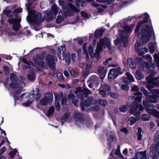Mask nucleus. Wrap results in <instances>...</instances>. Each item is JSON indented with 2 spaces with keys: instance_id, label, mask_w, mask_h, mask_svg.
<instances>
[{
  "instance_id": "obj_1",
  "label": "nucleus",
  "mask_w": 159,
  "mask_h": 159,
  "mask_svg": "<svg viewBox=\"0 0 159 159\" xmlns=\"http://www.w3.org/2000/svg\"><path fill=\"white\" fill-rule=\"evenodd\" d=\"M152 31V27L148 25H145L142 27L140 33V41L138 40L135 44V50L138 52L139 55H142L148 52V49L147 48H142V45L145 44L150 40Z\"/></svg>"
},
{
  "instance_id": "obj_2",
  "label": "nucleus",
  "mask_w": 159,
  "mask_h": 159,
  "mask_svg": "<svg viewBox=\"0 0 159 159\" xmlns=\"http://www.w3.org/2000/svg\"><path fill=\"white\" fill-rule=\"evenodd\" d=\"M139 62L141 63L142 65L141 68L144 70H146L150 74V75L146 78L148 84L146 85L147 88L151 90L152 88L155 87V86H159V77L153 78V76L156 74L153 70H150L149 64L146 62L143 61L142 59L140 58H138Z\"/></svg>"
},
{
  "instance_id": "obj_3",
  "label": "nucleus",
  "mask_w": 159,
  "mask_h": 159,
  "mask_svg": "<svg viewBox=\"0 0 159 159\" xmlns=\"http://www.w3.org/2000/svg\"><path fill=\"white\" fill-rule=\"evenodd\" d=\"M30 3H28L25 4L26 8L28 11V16L27 17V20L30 22H33L37 25H39L44 21L46 16L41 18L42 15L39 13H36L34 11L31 10V8L33 7Z\"/></svg>"
},
{
  "instance_id": "obj_4",
  "label": "nucleus",
  "mask_w": 159,
  "mask_h": 159,
  "mask_svg": "<svg viewBox=\"0 0 159 159\" xmlns=\"http://www.w3.org/2000/svg\"><path fill=\"white\" fill-rule=\"evenodd\" d=\"M135 25L132 24L130 27L128 26H125L123 27V30L121 31L120 30L118 31L119 37L114 41L115 44L118 46L119 48L120 46L122 44H124L125 45L128 41L127 33H129L131 31L134 27Z\"/></svg>"
},
{
  "instance_id": "obj_5",
  "label": "nucleus",
  "mask_w": 159,
  "mask_h": 159,
  "mask_svg": "<svg viewBox=\"0 0 159 159\" xmlns=\"http://www.w3.org/2000/svg\"><path fill=\"white\" fill-rule=\"evenodd\" d=\"M59 5L61 6L62 8L63 12L61 11V14L64 16H71L74 15V11L77 12H79V10L77 9L74 6L70 3H68L66 5L65 2L62 0L58 1Z\"/></svg>"
},
{
  "instance_id": "obj_6",
  "label": "nucleus",
  "mask_w": 159,
  "mask_h": 159,
  "mask_svg": "<svg viewBox=\"0 0 159 159\" xmlns=\"http://www.w3.org/2000/svg\"><path fill=\"white\" fill-rule=\"evenodd\" d=\"M106 46L109 49L111 48L110 41L109 39L107 37L100 39L96 49L97 54L99 55L100 52L105 49Z\"/></svg>"
},
{
  "instance_id": "obj_7",
  "label": "nucleus",
  "mask_w": 159,
  "mask_h": 159,
  "mask_svg": "<svg viewBox=\"0 0 159 159\" xmlns=\"http://www.w3.org/2000/svg\"><path fill=\"white\" fill-rule=\"evenodd\" d=\"M10 79L11 83L9 84V86L13 88H24L25 84L23 81L18 80L17 78L16 75L13 73L10 75Z\"/></svg>"
},
{
  "instance_id": "obj_8",
  "label": "nucleus",
  "mask_w": 159,
  "mask_h": 159,
  "mask_svg": "<svg viewBox=\"0 0 159 159\" xmlns=\"http://www.w3.org/2000/svg\"><path fill=\"white\" fill-rule=\"evenodd\" d=\"M16 5L15 4L10 7H7L4 10L3 13L6 15L8 17L11 18L12 17L13 13H19L22 12V8L20 7L16 8Z\"/></svg>"
},
{
  "instance_id": "obj_9",
  "label": "nucleus",
  "mask_w": 159,
  "mask_h": 159,
  "mask_svg": "<svg viewBox=\"0 0 159 159\" xmlns=\"http://www.w3.org/2000/svg\"><path fill=\"white\" fill-rule=\"evenodd\" d=\"M143 105L145 108L146 111L149 114L153 115L156 117L159 118V112L157 111L150 108H154L155 106L152 104H149L146 100L143 101Z\"/></svg>"
},
{
  "instance_id": "obj_10",
  "label": "nucleus",
  "mask_w": 159,
  "mask_h": 159,
  "mask_svg": "<svg viewBox=\"0 0 159 159\" xmlns=\"http://www.w3.org/2000/svg\"><path fill=\"white\" fill-rule=\"evenodd\" d=\"M63 93L60 92L59 94L56 93H54L55 98V106L56 107V110L59 111L60 110V104L59 103V101L61 99V104H63L66 102V99L65 96H63Z\"/></svg>"
},
{
  "instance_id": "obj_11",
  "label": "nucleus",
  "mask_w": 159,
  "mask_h": 159,
  "mask_svg": "<svg viewBox=\"0 0 159 159\" xmlns=\"http://www.w3.org/2000/svg\"><path fill=\"white\" fill-rule=\"evenodd\" d=\"M22 61L25 64L24 65V66L26 68H31V70L29 71L27 75L28 79L30 81L34 80L36 76L33 70V68H32L33 66V64L30 61L28 62L26 59L23 58Z\"/></svg>"
},
{
  "instance_id": "obj_12",
  "label": "nucleus",
  "mask_w": 159,
  "mask_h": 159,
  "mask_svg": "<svg viewBox=\"0 0 159 159\" xmlns=\"http://www.w3.org/2000/svg\"><path fill=\"white\" fill-rule=\"evenodd\" d=\"M51 8V11L44 12V13L46 15L47 20L48 21H49L52 19L55 18L58 12V8L56 4H53Z\"/></svg>"
},
{
  "instance_id": "obj_13",
  "label": "nucleus",
  "mask_w": 159,
  "mask_h": 159,
  "mask_svg": "<svg viewBox=\"0 0 159 159\" xmlns=\"http://www.w3.org/2000/svg\"><path fill=\"white\" fill-rule=\"evenodd\" d=\"M78 97L82 100H83L84 98H86L89 94H91V92L86 87L84 86L83 89L81 88H78L75 92Z\"/></svg>"
},
{
  "instance_id": "obj_14",
  "label": "nucleus",
  "mask_w": 159,
  "mask_h": 159,
  "mask_svg": "<svg viewBox=\"0 0 159 159\" xmlns=\"http://www.w3.org/2000/svg\"><path fill=\"white\" fill-rule=\"evenodd\" d=\"M53 98L52 93H47L45 94L44 97L40 100V104L43 106H45L48 104H51Z\"/></svg>"
},
{
  "instance_id": "obj_15",
  "label": "nucleus",
  "mask_w": 159,
  "mask_h": 159,
  "mask_svg": "<svg viewBox=\"0 0 159 159\" xmlns=\"http://www.w3.org/2000/svg\"><path fill=\"white\" fill-rule=\"evenodd\" d=\"M123 70L120 68L117 69H112L110 70L108 78L109 79H114L116 78L118 75L122 73Z\"/></svg>"
},
{
  "instance_id": "obj_16",
  "label": "nucleus",
  "mask_w": 159,
  "mask_h": 159,
  "mask_svg": "<svg viewBox=\"0 0 159 159\" xmlns=\"http://www.w3.org/2000/svg\"><path fill=\"white\" fill-rule=\"evenodd\" d=\"M143 17H144L143 21H140L139 22L135 30V32L136 34L138 36L139 35V28L143 24L147 22L148 20L149 17V15L145 13L144 14L140 15L138 17V18L139 17V18H141Z\"/></svg>"
},
{
  "instance_id": "obj_17",
  "label": "nucleus",
  "mask_w": 159,
  "mask_h": 159,
  "mask_svg": "<svg viewBox=\"0 0 159 159\" xmlns=\"http://www.w3.org/2000/svg\"><path fill=\"white\" fill-rule=\"evenodd\" d=\"M133 106L132 107L130 110L131 113L133 114L134 113V115L135 116L138 115L140 114V112L139 111H137L134 112L138 109L139 107L140 111H143L144 110L142 104H140L139 105L136 102L133 103Z\"/></svg>"
},
{
  "instance_id": "obj_18",
  "label": "nucleus",
  "mask_w": 159,
  "mask_h": 159,
  "mask_svg": "<svg viewBox=\"0 0 159 159\" xmlns=\"http://www.w3.org/2000/svg\"><path fill=\"white\" fill-rule=\"evenodd\" d=\"M87 46V44L86 43H84L83 45V49L84 50V53L86 54L87 58L89 56V54L91 57H93L94 55V53L93 48L91 45H90L88 48V50L87 51L86 49Z\"/></svg>"
},
{
  "instance_id": "obj_19",
  "label": "nucleus",
  "mask_w": 159,
  "mask_h": 159,
  "mask_svg": "<svg viewBox=\"0 0 159 159\" xmlns=\"http://www.w3.org/2000/svg\"><path fill=\"white\" fill-rule=\"evenodd\" d=\"M55 56H52L50 55H48L46 57V62L51 69H53L54 67L55 60H56L55 59Z\"/></svg>"
},
{
  "instance_id": "obj_20",
  "label": "nucleus",
  "mask_w": 159,
  "mask_h": 159,
  "mask_svg": "<svg viewBox=\"0 0 159 159\" xmlns=\"http://www.w3.org/2000/svg\"><path fill=\"white\" fill-rule=\"evenodd\" d=\"M55 56H52L50 55H48L46 57V62L51 69H53L54 67L55 60H56L55 59Z\"/></svg>"
},
{
  "instance_id": "obj_21",
  "label": "nucleus",
  "mask_w": 159,
  "mask_h": 159,
  "mask_svg": "<svg viewBox=\"0 0 159 159\" xmlns=\"http://www.w3.org/2000/svg\"><path fill=\"white\" fill-rule=\"evenodd\" d=\"M74 118L76 120V124L78 125L79 123L82 124L85 121L83 119V114L78 111L75 112Z\"/></svg>"
},
{
  "instance_id": "obj_22",
  "label": "nucleus",
  "mask_w": 159,
  "mask_h": 159,
  "mask_svg": "<svg viewBox=\"0 0 159 159\" xmlns=\"http://www.w3.org/2000/svg\"><path fill=\"white\" fill-rule=\"evenodd\" d=\"M41 96V94L39 93V89L35 88L33 89L32 92L29 94L28 98L30 99H32L33 98L36 99L39 98Z\"/></svg>"
},
{
  "instance_id": "obj_23",
  "label": "nucleus",
  "mask_w": 159,
  "mask_h": 159,
  "mask_svg": "<svg viewBox=\"0 0 159 159\" xmlns=\"http://www.w3.org/2000/svg\"><path fill=\"white\" fill-rule=\"evenodd\" d=\"M21 20L20 17H18L16 19H13L10 20V22L14 23L12 26V29L15 31H17L20 27V24L17 22H20Z\"/></svg>"
},
{
  "instance_id": "obj_24",
  "label": "nucleus",
  "mask_w": 159,
  "mask_h": 159,
  "mask_svg": "<svg viewBox=\"0 0 159 159\" xmlns=\"http://www.w3.org/2000/svg\"><path fill=\"white\" fill-rule=\"evenodd\" d=\"M89 83V86L90 88L92 87V84L98 85L99 83V78L96 75H92L89 78L88 81Z\"/></svg>"
},
{
  "instance_id": "obj_25",
  "label": "nucleus",
  "mask_w": 159,
  "mask_h": 159,
  "mask_svg": "<svg viewBox=\"0 0 159 159\" xmlns=\"http://www.w3.org/2000/svg\"><path fill=\"white\" fill-rule=\"evenodd\" d=\"M66 53V48L65 45L60 47L58 48L57 55L60 59H64Z\"/></svg>"
},
{
  "instance_id": "obj_26",
  "label": "nucleus",
  "mask_w": 159,
  "mask_h": 159,
  "mask_svg": "<svg viewBox=\"0 0 159 159\" xmlns=\"http://www.w3.org/2000/svg\"><path fill=\"white\" fill-rule=\"evenodd\" d=\"M126 78L125 77H123V81L126 84H129L134 81V79L133 76L129 72L126 73Z\"/></svg>"
},
{
  "instance_id": "obj_27",
  "label": "nucleus",
  "mask_w": 159,
  "mask_h": 159,
  "mask_svg": "<svg viewBox=\"0 0 159 159\" xmlns=\"http://www.w3.org/2000/svg\"><path fill=\"white\" fill-rule=\"evenodd\" d=\"M35 64L42 67H44L45 63L43 62L42 60V57H39L37 56V57L33 60Z\"/></svg>"
},
{
  "instance_id": "obj_28",
  "label": "nucleus",
  "mask_w": 159,
  "mask_h": 159,
  "mask_svg": "<svg viewBox=\"0 0 159 159\" xmlns=\"http://www.w3.org/2000/svg\"><path fill=\"white\" fill-rule=\"evenodd\" d=\"M21 91V90L20 89L15 91L14 96L15 100L21 101L23 100V97L26 95V93H23L21 95H20Z\"/></svg>"
},
{
  "instance_id": "obj_29",
  "label": "nucleus",
  "mask_w": 159,
  "mask_h": 159,
  "mask_svg": "<svg viewBox=\"0 0 159 159\" xmlns=\"http://www.w3.org/2000/svg\"><path fill=\"white\" fill-rule=\"evenodd\" d=\"M98 72L100 73V76L102 80L105 77L107 70L104 69V66L99 67L98 69Z\"/></svg>"
},
{
  "instance_id": "obj_30",
  "label": "nucleus",
  "mask_w": 159,
  "mask_h": 159,
  "mask_svg": "<svg viewBox=\"0 0 159 159\" xmlns=\"http://www.w3.org/2000/svg\"><path fill=\"white\" fill-rule=\"evenodd\" d=\"M75 95L73 93H70L68 95V98L69 99H72V101L73 103L76 106H78V102L79 101L78 99H76L75 97Z\"/></svg>"
},
{
  "instance_id": "obj_31",
  "label": "nucleus",
  "mask_w": 159,
  "mask_h": 159,
  "mask_svg": "<svg viewBox=\"0 0 159 159\" xmlns=\"http://www.w3.org/2000/svg\"><path fill=\"white\" fill-rule=\"evenodd\" d=\"M135 100L139 102H141L142 99V93L140 92H137L134 93V96L133 97Z\"/></svg>"
},
{
  "instance_id": "obj_32",
  "label": "nucleus",
  "mask_w": 159,
  "mask_h": 159,
  "mask_svg": "<svg viewBox=\"0 0 159 159\" xmlns=\"http://www.w3.org/2000/svg\"><path fill=\"white\" fill-rule=\"evenodd\" d=\"M147 101L149 102L156 103L157 102V98L153 95H148L146 97Z\"/></svg>"
},
{
  "instance_id": "obj_33",
  "label": "nucleus",
  "mask_w": 159,
  "mask_h": 159,
  "mask_svg": "<svg viewBox=\"0 0 159 159\" xmlns=\"http://www.w3.org/2000/svg\"><path fill=\"white\" fill-rule=\"evenodd\" d=\"M104 31L103 28H100L95 31L94 34L95 37L96 38H100L102 36Z\"/></svg>"
},
{
  "instance_id": "obj_34",
  "label": "nucleus",
  "mask_w": 159,
  "mask_h": 159,
  "mask_svg": "<svg viewBox=\"0 0 159 159\" xmlns=\"http://www.w3.org/2000/svg\"><path fill=\"white\" fill-rule=\"evenodd\" d=\"M136 156L137 159H146L145 151L137 152Z\"/></svg>"
},
{
  "instance_id": "obj_35",
  "label": "nucleus",
  "mask_w": 159,
  "mask_h": 159,
  "mask_svg": "<svg viewBox=\"0 0 159 159\" xmlns=\"http://www.w3.org/2000/svg\"><path fill=\"white\" fill-rule=\"evenodd\" d=\"M93 5L96 7H98V12L99 13H101L103 11V10L102 8H105L107 7V6L106 5H99L96 3L93 4Z\"/></svg>"
},
{
  "instance_id": "obj_36",
  "label": "nucleus",
  "mask_w": 159,
  "mask_h": 159,
  "mask_svg": "<svg viewBox=\"0 0 159 159\" xmlns=\"http://www.w3.org/2000/svg\"><path fill=\"white\" fill-rule=\"evenodd\" d=\"M70 115V113L69 112H67L64 114L61 119L62 125H63L64 122L66 121Z\"/></svg>"
},
{
  "instance_id": "obj_37",
  "label": "nucleus",
  "mask_w": 159,
  "mask_h": 159,
  "mask_svg": "<svg viewBox=\"0 0 159 159\" xmlns=\"http://www.w3.org/2000/svg\"><path fill=\"white\" fill-rule=\"evenodd\" d=\"M53 75L54 77H57L58 80L60 81L64 80L62 74L57 72H54L53 74Z\"/></svg>"
},
{
  "instance_id": "obj_38",
  "label": "nucleus",
  "mask_w": 159,
  "mask_h": 159,
  "mask_svg": "<svg viewBox=\"0 0 159 159\" xmlns=\"http://www.w3.org/2000/svg\"><path fill=\"white\" fill-rule=\"evenodd\" d=\"M128 63L129 67L132 69H135L136 67V64L131 58H129L128 60Z\"/></svg>"
},
{
  "instance_id": "obj_39",
  "label": "nucleus",
  "mask_w": 159,
  "mask_h": 159,
  "mask_svg": "<svg viewBox=\"0 0 159 159\" xmlns=\"http://www.w3.org/2000/svg\"><path fill=\"white\" fill-rule=\"evenodd\" d=\"M140 117H136V118H134L133 117H130L128 120L129 123L130 124V125H133L136 121L137 120L139 119Z\"/></svg>"
},
{
  "instance_id": "obj_40",
  "label": "nucleus",
  "mask_w": 159,
  "mask_h": 159,
  "mask_svg": "<svg viewBox=\"0 0 159 159\" xmlns=\"http://www.w3.org/2000/svg\"><path fill=\"white\" fill-rule=\"evenodd\" d=\"M135 76L137 79L140 80L144 78L143 75L141 73L139 70H136Z\"/></svg>"
},
{
  "instance_id": "obj_41",
  "label": "nucleus",
  "mask_w": 159,
  "mask_h": 159,
  "mask_svg": "<svg viewBox=\"0 0 159 159\" xmlns=\"http://www.w3.org/2000/svg\"><path fill=\"white\" fill-rule=\"evenodd\" d=\"M101 88L102 90H104L105 92H108L110 90V87L106 84H102L101 86Z\"/></svg>"
},
{
  "instance_id": "obj_42",
  "label": "nucleus",
  "mask_w": 159,
  "mask_h": 159,
  "mask_svg": "<svg viewBox=\"0 0 159 159\" xmlns=\"http://www.w3.org/2000/svg\"><path fill=\"white\" fill-rule=\"evenodd\" d=\"M54 111V108L53 106H51L48 110V111L46 115L48 117L50 116L53 113Z\"/></svg>"
},
{
  "instance_id": "obj_43",
  "label": "nucleus",
  "mask_w": 159,
  "mask_h": 159,
  "mask_svg": "<svg viewBox=\"0 0 159 159\" xmlns=\"http://www.w3.org/2000/svg\"><path fill=\"white\" fill-rule=\"evenodd\" d=\"M142 119L144 121H148L150 119V116L148 115L143 114L142 115Z\"/></svg>"
},
{
  "instance_id": "obj_44",
  "label": "nucleus",
  "mask_w": 159,
  "mask_h": 159,
  "mask_svg": "<svg viewBox=\"0 0 159 159\" xmlns=\"http://www.w3.org/2000/svg\"><path fill=\"white\" fill-rule=\"evenodd\" d=\"M148 48L150 51V52L152 53L155 51V48L154 44L152 42H150L148 44Z\"/></svg>"
},
{
  "instance_id": "obj_45",
  "label": "nucleus",
  "mask_w": 159,
  "mask_h": 159,
  "mask_svg": "<svg viewBox=\"0 0 159 159\" xmlns=\"http://www.w3.org/2000/svg\"><path fill=\"white\" fill-rule=\"evenodd\" d=\"M153 95L157 98H159V89H154L152 91Z\"/></svg>"
},
{
  "instance_id": "obj_46",
  "label": "nucleus",
  "mask_w": 159,
  "mask_h": 159,
  "mask_svg": "<svg viewBox=\"0 0 159 159\" xmlns=\"http://www.w3.org/2000/svg\"><path fill=\"white\" fill-rule=\"evenodd\" d=\"M34 100V99H32L30 100H28L26 102H23L22 103V105L25 107L29 106L32 103Z\"/></svg>"
},
{
  "instance_id": "obj_47",
  "label": "nucleus",
  "mask_w": 159,
  "mask_h": 159,
  "mask_svg": "<svg viewBox=\"0 0 159 159\" xmlns=\"http://www.w3.org/2000/svg\"><path fill=\"white\" fill-rule=\"evenodd\" d=\"M142 130L140 128H139L138 129V132L137 134L138 139L140 140L141 139L142 135L141 134V132Z\"/></svg>"
},
{
  "instance_id": "obj_48",
  "label": "nucleus",
  "mask_w": 159,
  "mask_h": 159,
  "mask_svg": "<svg viewBox=\"0 0 159 159\" xmlns=\"http://www.w3.org/2000/svg\"><path fill=\"white\" fill-rule=\"evenodd\" d=\"M96 1L99 2H107L108 4H109L113 2V0H96Z\"/></svg>"
},
{
  "instance_id": "obj_49",
  "label": "nucleus",
  "mask_w": 159,
  "mask_h": 159,
  "mask_svg": "<svg viewBox=\"0 0 159 159\" xmlns=\"http://www.w3.org/2000/svg\"><path fill=\"white\" fill-rule=\"evenodd\" d=\"M154 59L156 64H159V54H154Z\"/></svg>"
},
{
  "instance_id": "obj_50",
  "label": "nucleus",
  "mask_w": 159,
  "mask_h": 159,
  "mask_svg": "<svg viewBox=\"0 0 159 159\" xmlns=\"http://www.w3.org/2000/svg\"><path fill=\"white\" fill-rule=\"evenodd\" d=\"M98 103L103 106H106L107 103V101L103 99H100L98 101Z\"/></svg>"
},
{
  "instance_id": "obj_51",
  "label": "nucleus",
  "mask_w": 159,
  "mask_h": 159,
  "mask_svg": "<svg viewBox=\"0 0 159 159\" xmlns=\"http://www.w3.org/2000/svg\"><path fill=\"white\" fill-rule=\"evenodd\" d=\"M63 20V18L61 16H58L56 20V22L57 23L59 24L62 22Z\"/></svg>"
},
{
  "instance_id": "obj_52",
  "label": "nucleus",
  "mask_w": 159,
  "mask_h": 159,
  "mask_svg": "<svg viewBox=\"0 0 159 159\" xmlns=\"http://www.w3.org/2000/svg\"><path fill=\"white\" fill-rule=\"evenodd\" d=\"M127 109V107L125 105L121 106L120 108V111L123 112H125Z\"/></svg>"
},
{
  "instance_id": "obj_53",
  "label": "nucleus",
  "mask_w": 159,
  "mask_h": 159,
  "mask_svg": "<svg viewBox=\"0 0 159 159\" xmlns=\"http://www.w3.org/2000/svg\"><path fill=\"white\" fill-rule=\"evenodd\" d=\"M70 73L73 77H76L78 75V72L74 70H70Z\"/></svg>"
},
{
  "instance_id": "obj_54",
  "label": "nucleus",
  "mask_w": 159,
  "mask_h": 159,
  "mask_svg": "<svg viewBox=\"0 0 159 159\" xmlns=\"http://www.w3.org/2000/svg\"><path fill=\"white\" fill-rule=\"evenodd\" d=\"M143 58L146 59L147 60H148V61L150 62H151L152 61V57L148 55H147L145 56Z\"/></svg>"
},
{
  "instance_id": "obj_55",
  "label": "nucleus",
  "mask_w": 159,
  "mask_h": 159,
  "mask_svg": "<svg viewBox=\"0 0 159 159\" xmlns=\"http://www.w3.org/2000/svg\"><path fill=\"white\" fill-rule=\"evenodd\" d=\"M76 5L80 7V6H83L82 0H75Z\"/></svg>"
},
{
  "instance_id": "obj_56",
  "label": "nucleus",
  "mask_w": 159,
  "mask_h": 159,
  "mask_svg": "<svg viewBox=\"0 0 159 159\" xmlns=\"http://www.w3.org/2000/svg\"><path fill=\"white\" fill-rule=\"evenodd\" d=\"M159 137V130L157 131L155 134L153 139L155 141H157Z\"/></svg>"
},
{
  "instance_id": "obj_57",
  "label": "nucleus",
  "mask_w": 159,
  "mask_h": 159,
  "mask_svg": "<svg viewBox=\"0 0 159 159\" xmlns=\"http://www.w3.org/2000/svg\"><path fill=\"white\" fill-rule=\"evenodd\" d=\"M115 153L116 155L119 156L121 158H123V156L121 155L120 151L119 148V146L117 150L116 151Z\"/></svg>"
},
{
  "instance_id": "obj_58",
  "label": "nucleus",
  "mask_w": 159,
  "mask_h": 159,
  "mask_svg": "<svg viewBox=\"0 0 159 159\" xmlns=\"http://www.w3.org/2000/svg\"><path fill=\"white\" fill-rule=\"evenodd\" d=\"M92 104L91 102L89 100H85V105L87 107H89L91 106Z\"/></svg>"
},
{
  "instance_id": "obj_59",
  "label": "nucleus",
  "mask_w": 159,
  "mask_h": 159,
  "mask_svg": "<svg viewBox=\"0 0 159 159\" xmlns=\"http://www.w3.org/2000/svg\"><path fill=\"white\" fill-rule=\"evenodd\" d=\"M108 95L110 96L112 98H116L118 96V95L116 93H108Z\"/></svg>"
},
{
  "instance_id": "obj_60",
  "label": "nucleus",
  "mask_w": 159,
  "mask_h": 159,
  "mask_svg": "<svg viewBox=\"0 0 159 159\" xmlns=\"http://www.w3.org/2000/svg\"><path fill=\"white\" fill-rule=\"evenodd\" d=\"M139 90V88L137 85H135L132 87L131 90L134 91H137Z\"/></svg>"
},
{
  "instance_id": "obj_61",
  "label": "nucleus",
  "mask_w": 159,
  "mask_h": 159,
  "mask_svg": "<svg viewBox=\"0 0 159 159\" xmlns=\"http://www.w3.org/2000/svg\"><path fill=\"white\" fill-rule=\"evenodd\" d=\"M121 89L124 90H128L129 89V87L125 84H122L121 86Z\"/></svg>"
},
{
  "instance_id": "obj_62",
  "label": "nucleus",
  "mask_w": 159,
  "mask_h": 159,
  "mask_svg": "<svg viewBox=\"0 0 159 159\" xmlns=\"http://www.w3.org/2000/svg\"><path fill=\"white\" fill-rule=\"evenodd\" d=\"M134 18L133 17H130L129 16L127 19H126L124 20H123V21L122 22V23L124 22V24H125L126 22L128 21H131L132 19H133Z\"/></svg>"
},
{
  "instance_id": "obj_63",
  "label": "nucleus",
  "mask_w": 159,
  "mask_h": 159,
  "mask_svg": "<svg viewBox=\"0 0 159 159\" xmlns=\"http://www.w3.org/2000/svg\"><path fill=\"white\" fill-rule=\"evenodd\" d=\"M4 71L6 74H7L9 73V68L7 66H4L3 67Z\"/></svg>"
},
{
  "instance_id": "obj_64",
  "label": "nucleus",
  "mask_w": 159,
  "mask_h": 159,
  "mask_svg": "<svg viewBox=\"0 0 159 159\" xmlns=\"http://www.w3.org/2000/svg\"><path fill=\"white\" fill-rule=\"evenodd\" d=\"M106 92L102 89L100 90V94L101 95L102 97H104L106 96Z\"/></svg>"
}]
</instances>
